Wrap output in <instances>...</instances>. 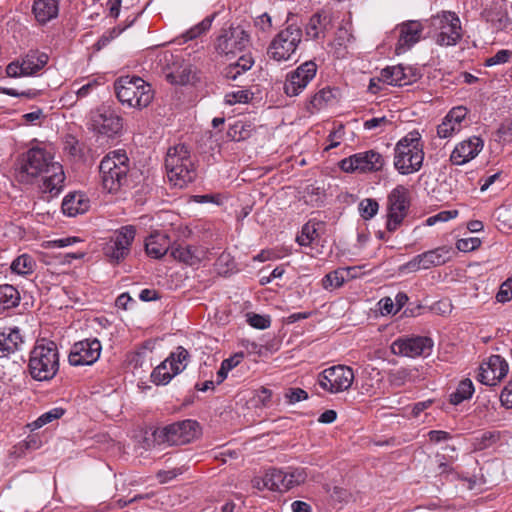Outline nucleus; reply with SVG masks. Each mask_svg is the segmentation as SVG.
Masks as SVG:
<instances>
[{
	"label": "nucleus",
	"mask_w": 512,
	"mask_h": 512,
	"mask_svg": "<svg viewBox=\"0 0 512 512\" xmlns=\"http://www.w3.org/2000/svg\"><path fill=\"white\" fill-rule=\"evenodd\" d=\"M59 350L54 341L40 339L30 351L28 372L36 381H50L59 371Z\"/></svg>",
	"instance_id": "nucleus-1"
},
{
	"label": "nucleus",
	"mask_w": 512,
	"mask_h": 512,
	"mask_svg": "<svg viewBox=\"0 0 512 512\" xmlns=\"http://www.w3.org/2000/svg\"><path fill=\"white\" fill-rule=\"evenodd\" d=\"M423 142L417 130L402 137L394 148V167L402 175L419 171L424 160Z\"/></svg>",
	"instance_id": "nucleus-2"
},
{
	"label": "nucleus",
	"mask_w": 512,
	"mask_h": 512,
	"mask_svg": "<svg viewBox=\"0 0 512 512\" xmlns=\"http://www.w3.org/2000/svg\"><path fill=\"white\" fill-rule=\"evenodd\" d=\"M131 162L124 150L109 152L101 160L99 172L103 188L109 193H116L128 184Z\"/></svg>",
	"instance_id": "nucleus-3"
},
{
	"label": "nucleus",
	"mask_w": 512,
	"mask_h": 512,
	"mask_svg": "<svg viewBox=\"0 0 512 512\" xmlns=\"http://www.w3.org/2000/svg\"><path fill=\"white\" fill-rule=\"evenodd\" d=\"M165 168L168 180L178 188L186 187L197 176L194 161L185 144H178L168 149Z\"/></svg>",
	"instance_id": "nucleus-4"
},
{
	"label": "nucleus",
	"mask_w": 512,
	"mask_h": 512,
	"mask_svg": "<svg viewBox=\"0 0 512 512\" xmlns=\"http://www.w3.org/2000/svg\"><path fill=\"white\" fill-rule=\"evenodd\" d=\"M117 99L129 108H146L154 98V91L149 83L138 76H122L114 83Z\"/></svg>",
	"instance_id": "nucleus-5"
},
{
	"label": "nucleus",
	"mask_w": 512,
	"mask_h": 512,
	"mask_svg": "<svg viewBox=\"0 0 512 512\" xmlns=\"http://www.w3.org/2000/svg\"><path fill=\"white\" fill-rule=\"evenodd\" d=\"M432 37L440 46H454L462 38V27L455 12L442 11L429 20Z\"/></svg>",
	"instance_id": "nucleus-6"
},
{
	"label": "nucleus",
	"mask_w": 512,
	"mask_h": 512,
	"mask_svg": "<svg viewBox=\"0 0 512 512\" xmlns=\"http://www.w3.org/2000/svg\"><path fill=\"white\" fill-rule=\"evenodd\" d=\"M302 29L294 24L287 25L271 40L267 48V56L276 61L291 60L302 42Z\"/></svg>",
	"instance_id": "nucleus-7"
},
{
	"label": "nucleus",
	"mask_w": 512,
	"mask_h": 512,
	"mask_svg": "<svg viewBox=\"0 0 512 512\" xmlns=\"http://www.w3.org/2000/svg\"><path fill=\"white\" fill-rule=\"evenodd\" d=\"M199 425L195 420L178 421L154 431L153 436L158 444L184 445L196 438Z\"/></svg>",
	"instance_id": "nucleus-8"
},
{
	"label": "nucleus",
	"mask_w": 512,
	"mask_h": 512,
	"mask_svg": "<svg viewBox=\"0 0 512 512\" xmlns=\"http://www.w3.org/2000/svg\"><path fill=\"white\" fill-rule=\"evenodd\" d=\"M409 207V190L403 185H397L387 197L386 229L388 232L393 233L401 226Z\"/></svg>",
	"instance_id": "nucleus-9"
},
{
	"label": "nucleus",
	"mask_w": 512,
	"mask_h": 512,
	"mask_svg": "<svg viewBox=\"0 0 512 512\" xmlns=\"http://www.w3.org/2000/svg\"><path fill=\"white\" fill-rule=\"evenodd\" d=\"M354 381L352 368L345 365H336L326 368L318 375L319 386L332 394L348 390Z\"/></svg>",
	"instance_id": "nucleus-10"
},
{
	"label": "nucleus",
	"mask_w": 512,
	"mask_h": 512,
	"mask_svg": "<svg viewBox=\"0 0 512 512\" xmlns=\"http://www.w3.org/2000/svg\"><path fill=\"white\" fill-rule=\"evenodd\" d=\"M250 43V35L241 27L222 29L217 37L215 49L222 55H235L245 50Z\"/></svg>",
	"instance_id": "nucleus-11"
},
{
	"label": "nucleus",
	"mask_w": 512,
	"mask_h": 512,
	"mask_svg": "<svg viewBox=\"0 0 512 512\" xmlns=\"http://www.w3.org/2000/svg\"><path fill=\"white\" fill-rule=\"evenodd\" d=\"M383 156L374 150L359 152L340 161L344 172H376L384 166Z\"/></svg>",
	"instance_id": "nucleus-12"
},
{
	"label": "nucleus",
	"mask_w": 512,
	"mask_h": 512,
	"mask_svg": "<svg viewBox=\"0 0 512 512\" xmlns=\"http://www.w3.org/2000/svg\"><path fill=\"white\" fill-rule=\"evenodd\" d=\"M317 72V65L313 61H306L289 72L284 83V92L289 97L299 95L312 81Z\"/></svg>",
	"instance_id": "nucleus-13"
},
{
	"label": "nucleus",
	"mask_w": 512,
	"mask_h": 512,
	"mask_svg": "<svg viewBox=\"0 0 512 512\" xmlns=\"http://www.w3.org/2000/svg\"><path fill=\"white\" fill-rule=\"evenodd\" d=\"M101 350V343L96 338L78 341L71 347L68 361L72 366L92 365L99 359Z\"/></svg>",
	"instance_id": "nucleus-14"
},
{
	"label": "nucleus",
	"mask_w": 512,
	"mask_h": 512,
	"mask_svg": "<svg viewBox=\"0 0 512 512\" xmlns=\"http://www.w3.org/2000/svg\"><path fill=\"white\" fill-rule=\"evenodd\" d=\"M432 348V339L425 336L399 338L391 345L393 354L411 358L427 356L431 353Z\"/></svg>",
	"instance_id": "nucleus-15"
},
{
	"label": "nucleus",
	"mask_w": 512,
	"mask_h": 512,
	"mask_svg": "<svg viewBox=\"0 0 512 512\" xmlns=\"http://www.w3.org/2000/svg\"><path fill=\"white\" fill-rule=\"evenodd\" d=\"M91 127L93 131L112 137L122 129V118L113 110L106 107L96 109L91 113Z\"/></svg>",
	"instance_id": "nucleus-16"
},
{
	"label": "nucleus",
	"mask_w": 512,
	"mask_h": 512,
	"mask_svg": "<svg viewBox=\"0 0 512 512\" xmlns=\"http://www.w3.org/2000/svg\"><path fill=\"white\" fill-rule=\"evenodd\" d=\"M452 248L448 246H440L433 250L426 251L416 255L406 263L405 268L411 272L420 269H429L435 266H441L447 263L451 258Z\"/></svg>",
	"instance_id": "nucleus-17"
},
{
	"label": "nucleus",
	"mask_w": 512,
	"mask_h": 512,
	"mask_svg": "<svg viewBox=\"0 0 512 512\" xmlns=\"http://www.w3.org/2000/svg\"><path fill=\"white\" fill-rule=\"evenodd\" d=\"M55 162L51 161V157L40 148L30 149L21 167L22 180L28 181V177H37L41 174L47 173L50 165Z\"/></svg>",
	"instance_id": "nucleus-18"
},
{
	"label": "nucleus",
	"mask_w": 512,
	"mask_h": 512,
	"mask_svg": "<svg viewBox=\"0 0 512 512\" xmlns=\"http://www.w3.org/2000/svg\"><path fill=\"white\" fill-rule=\"evenodd\" d=\"M508 370V363L500 355H492L480 366L478 377L481 383L494 386L507 375Z\"/></svg>",
	"instance_id": "nucleus-19"
},
{
	"label": "nucleus",
	"mask_w": 512,
	"mask_h": 512,
	"mask_svg": "<svg viewBox=\"0 0 512 512\" xmlns=\"http://www.w3.org/2000/svg\"><path fill=\"white\" fill-rule=\"evenodd\" d=\"M483 141L477 136L460 142L451 153L450 160L455 165H463L474 159L483 148Z\"/></svg>",
	"instance_id": "nucleus-20"
},
{
	"label": "nucleus",
	"mask_w": 512,
	"mask_h": 512,
	"mask_svg": "<svg viewBox=\"0 0 512 512\" xmlns=\"http://www.w3.org/2000/svg\"><path fill=\"white\" fill-rule=\"evenodd\" d=\"M379 80L388 85L406 86L416 80V74L411 67H404L400 64L382 69Z\"/></svg>",
	"instance_id": "nucleus-21"
},
{
	"label": "nucleus",
	"mask_w": 512,
	"mask_h": 512,
	"mask_svg": "<svg viewBox=\"0 0 512 512\" xmlns=\"http://www.w3.org/2000/svg\"><path fill=\"white\" fill-rule=\"evenodd\" d=\"M24 337L18 327L4 328L0 332V358H8L21 350Z\"/></svg>",
	"instance_id": "nucleus-22"
},
{
	"label": "nucleus",
	"mask_w": 512,
	"mask_h": 512,
	"mask_svg": "<svg viewBox=\"0 0 512 512\" xmlns=\"http://www.w3.org/2000/svg\"><path fill=\"white\" fill-rule=\"evenodd\" d=\"M422 25L417 21H409L400 27V35L396 45V53L402 54L416 44L421 37Z\"/></svg>",
	"instance_id": "nucleus-23"
},
{
	"label": "nucleus",
	"mask_w": 512,
	"mask_h": 512,
	"mask_svg": "<svg viewBox=\"0 0 512 512\" xmlns=\"http://www.w3.org/2000/svg\"><path fill=\"white\" fill-rule=\"evenodd\" d=\"M332 28V15L327 11H320L313 14L307 25L306 34L312 39L325 37L326 32Z\"/></svg>",
	"instance_id": "nucleus-24"
},
{
	"label": "nucleus",
	"mask_w": 512,
	"mask_h": 512,
	"mask_svg": "<svg viewBox=\"0 0 512 512\" xmlns=\"http://www.w3.org/2000/svg\"><path fill=\"white\" fill-rule=\"evenodd\" d=\"M171 241L167 234L162 232L152 233L145 241V251L148 256L160 259L171 251Z\"/></svg>",
	"instance_id": "nucleus-25"
},
{
	"label": "nucleus",
	"mask_w": 512,
	"mask_h": 512,
	"mask_svg": "<svg viewBox=\"0 0 512 512\" xmlns=\"http://www.w3.org/2000/svg\"><path fill=\"white\" fill-rule=\"evenodd\" d=\"M89 207V199L81 192L69 193L62 201V211L69 217L83 214L88 211Z\"/></svg>",
	"instance_id": "nucleus-26"
},
{
	"label": "nucleus",
	"mask_w": 512,
	"mask_h": 512,
	"mask_svg": "<svg viewBox=\"0 0 512 512\" xmlns=\"http://www.w3.org/2000/svg\"><path fill=\"white\" fill-rule=\"evenodd\" d=\"M484 17L496 31L504 30L511 22L504 2L496 3L490 9L485 10Z\"/></svg>",
	"instance_id": "nucleus-27"
},
{
	"label": "nucleus",
	"mask_w": 512,
	"mask_h": 512,
	"mask_svg": "<svg viewBox=\"0 0 512 512\" xmlns=\"http://www.w3.org/2000/svg\"><path fill=\"white\" fill-rule=\"evenodd\" d=\"M65 176L59 163L50 165L47 173L43 174V188L45 192L58 194L62 188Z\"/></svg>",
	"instance_id": "nucleus-28"
},
{
	"label": "nucleus",
	"mask_w": 512,
	"mask_h": 512,
	"mask_svg": "<svg viewBox=\"0 0 512 512\" xmlns=\"http://www.w3.org/2000/svg\"><path fill=\"white\" fill-rule=\"evenodd\" d=\"M170 255L180 262L188 265H195L200 262L203 256V251L194 246H183L179 244L176 246L172 245Z\"/></svg>",
	"instance_id": "nucleus-29"
},
{
	"label": "nucleus",
	"mask_w": 512,
	"mask_h": 512,
	"mask_svg": "<svg viewBox=\"0 0 512 512\" xmlns=\"http://www.w3.org/2000/svg\"><path fill=\"white\" fill-rule=\"evenodd\" d=\"M136 229L132 225H126L115 231L111 237L110 242L120 248L121 254L128 255L130 252V246L135 238Z\"/></svg>",
	"instance_id": "nucleus-30"
},
{
	"label": "nucleus",
	"mask_w": 512,
	"mask_h": 512,
	"mask_svg": "<svg viewBox=\"0 0 512 512\" xmlns=\"http://www.w3.org/2000/svg\"><path fill=\"white\" fill-rule=\"evenodd\" d=\"M136 229L132 225H126L115 231L111 237L110 242L120 248L121 254L128 255L130 252V246L135 238Z\"/></svg>",
	"instance_id": "nucleus-31"
},
{
	"label": "nucleus",
	"mask_w": 512,
	"mask_h": 512,
	"mask_svg": "<svg viewBox=\"0 0 512 512\" xmlns=\"http://www.w3.org/2000/svg\"><path fill=\"white\" fill-rule=\"evenodd\" d=\"M33 13L40 23H46L58 15V0H36Z\"/></svg>",
	"instance_id": "nucleus-32"
},
{
	"label": "nucleus",
	"mask_w": 512,
	"mask_h": 512,
	"mask_svg": "<svg viewBox=\"0 0 512 512\" xmlns=\"http://www.w3.org/2000/svg\"><path fill=\"white\" fill-rule=\"evenodd\" d=\"M48 62V55L40 52H29L20 62L25 76H31L41 70Z\"/></svg>",
	"instance_id": "nucleus-33"
},
{
	"label": "nucleus",
	"mask_w": 512,
	"mask_h": 512,
	"mask_svg": "<svg viewBox=\"0 0 512 512\" xmlns=\"http://www.w3.org/2000/svg\"><path fill=\"white\" fill-rule=\"evenodd\" d=\"M262 482L263 486L271 491H287L285 471L278 469H270L265 473Z\"/></svg>",
	"instance_id": "nucleus-34"
},
{
	"label": "nucleus",
	"mask_w": 512,
	"mask_h": 512,
	"mask_svg": "<svg viewBox=\"0 0 512 512\" xmlns=\"http://www.w3.org/2000/svg\"><path fill=\"white\" fill-rule=\"evenodd\" d=\"M324 223L316 220H309L301 230V234L297 236L296 241L300 246H308L319 237V230Z\"/></svg>",
	"instance_id": "nucleus-35"
},
{
	"label": "nucleus",
	"mask_w": 512,
	"mask_h": 512,
	"mask_svg": "<svg viewBox=\"0 0 512 512\" xmlns=\"http://www.w3.org/2000/svg\"><path fill=\"white\" fill-rule=\"evenodd\" d=\"M254 60L251 55H242L239 59L225 68V77L230 80H236L242 73L251 69Z\"/></svg>",
	"instance_id": "nucleus-36"
},
{
	"label": "nucleus",
	"mask_w": 512,
	"mask_h": 512,
	"mask_svg": "<svg viewBox=\"0 0 512 512\" xmlns=\"http://www.w3.org/2000/svg\"><path fill=\"white\" fill-rule=\"evenodd\" d=\"M20 303V293L9 284L0 285V310L17 307Z\"/></svg>",
	"instance_id": "nucleus-37"
},
{
	"label": "nucleus",
	"mask_w": 512,
	"mask_h": 512,
	"mask_svg": "<svg viewBox=\"0 0 512 512\" xmlns=\"http://www.w3.org/2000/svg\"><path fill=\"white\" fill-rule=\"evenodd\" d=\"M254 126L248 121H236L227 131V136L232 141H244L251 137Z\"/></svg>",
	"instance_id": "nucleus-38"
},
{
	"label": "nucleus",
	"mask_w": 512,
	"mask_h": 512,
	"mask_svg": "<svg viewBox=\"0 0 512 512\" xmlns=\"http://www.w3.org/2000/svg\"><path fill=\"white\" fill-rule=\"evenodd\" d=\"M167 358L169 366L172 368L174 373L178 375L188 365L190 354L184 347L178 346Z\"/></svg>",
	"instance_id": "nucleus-39"
},
{
	"label": "nucleus",
	"mask_w": 512,
	"mask_h": 512,
	"mask_svg": "<svg viewBox=\"0 0 512 512\" xmlns=\"http://www.w3.org/2000/svg\"><path fill=\"white\" fill-rule=\"evenodd\" d=\"M176 376L169 366L168 358L161 362L151 373V381L156 385H166Z\"/></svg>",
	"instance_id": "nucleus-40"
},
{
	"label": "nucleus",
	"mask_w": 512,
	"mask_h": 512,
	"mask_svg": "<svg viewBox=\"0 0 512 512\" xmlns=\"http://www.w3.org/2000/svg\"><path fill=\"white\" fill-rule=\"evenodd\" d=\"M196 78L191 65L181 66L179 69L167 74V80L172 84L187 85Z\"/></svg>",
	"instance_id": "nucleus-41"
},
{
	"label": "nucleus",
	"mask_w": 512,
	"mask_h": 512,
	"mask_svg": "<svg viewBox=\"0 0 512 512\" xmlns=\"http://www.w3.org/2000/svg\"><path fill=\"white\" fill-rule=\"evenodd\" d=\"M474 392L473 383L470 379L462 380L457 389L451 393L450 402L453 405H458L466 399H469Z\"/></svg>",
	"instance_id": "nucleus-42"
},
{
	"label": "nucleus",
	"mask_w": 512,
	"mask_h": 512,
	"mask_svg": "<svg viewBox=\"0 0 512 512\" xmlns=\"http://www.w3.org/2000/svg\"><path fill=\"white\" fill-rule=\"evenodd\" d=\"M34 259L28 254H22L11 263L12 272L19 275H27L33 272L35 268Z\"/></svg>",
	"instance_id": "nucleus-43"
},
{
	"label": "nucleus",
	"mask_w": 512,
	"mask_h": 512,
	"mask_svg": "<svg viewBox=\"0 0 512 512\" xmlns=\"http://www.w3.org/2000/svg\"><path fill=\"white\" fill-rule=\"evenodd\" d=\"M412 380V370L399 368L391 370L388 374V382L393 387H402Z\"/></svg>",
	"instance_id": "nucleus-44"
},
{
	"label": "nucleus",
	"mask_w": 512,
	"mask_h": 512,
	"mask_svg": "<svg viewBox=\"0 0 512 512\" xmlns=\"http://www.w3.org/2000/svg\"><path fill=\"white\" fill-rule=\"evenodd\" d=\"M335 98L333 90L329 87L323 88L318 91L313 97L310 99V105L313 109L320 110L325 107L328 103L332 102Z\"/></svg>",
	"instance_id": "nucleus-45"
},
{
	"label": "nucleus",
	"mask_w": 512,
	"mask_h": 512,
	"mask_svg": "<svg viewBox=\"0 0 512 512\" xmlns=\"http://www.w3.org/2000/svg\"><path fill=\"white\" fill-rule=\"evenodd\" d=\"M213 19H214V16H208V17L204 18L200 23L191 27L188 31H186L182 35L184 42L193 40V39L199 37L200 35L204 34L205 32H207L211 27Z\"/></svg>",
	"instance_id": "nucleus-46"
},
{
	"label": "nucleus",
	"mask_w": 512,
	"mask_h": 512,
	"mask_svg": "<svg viewBox=\"0 0 512 512\" xmlns=\"http://www.w3.org/2000/svg\"><path fill=\"white\" fill-rule=\"evenodd\" d=\"M344 281V271L335 270L325 275V277L322 279V286L326 290H333L341 287Z\"/></svg>",
	"instance_id": "nucleus-47"
},
{
	"label": "nucleus",
	"mask_w": 512,
	"mask_h": 512,
	"mask_svg": "<svg viewBox=\"0 0 512 512\" xmlns=\"http://www.w3.org/2000/svg\"><path fill=\"white\" fill-rule=\"evenodd\" d=\"M285 474L287 482V491L303 484L308 477V474L304 468H295L292 469L291 471L285 472Z\"/></svg>",
	"instance_id": "nucleus-48"
},
{
	"label": "nucleus",
	"mask_w": 512,
	"mask_h": 512,
	"mask_svg": "<svg viewBox=\"0 0 512 512\" xmlns=\"http://www.w3.org/2000/svg\"><path fill=\"white\" fill-rule=\"evenodd\" d=\"M65 411L62 408H53L50 411L43 413L40 417H38L32 424L33 429L41 428L42 426L61 418L64 415Z\"/></svg>",
	"instance_id": "nucleus-49"
},
{
	"label": "nucleus",
	"mask_w": 512,
	"mask_h": 512,
	"mask_svg": "<svg viewBox=\"0 0 512 512\" xmlns=\"http://www.w3.org/2000/svg\"><path fill=\"white\" fill-rule=\"evenodd\" d=\"M379 210V204L375 199L366 198L359 203V212L363 219H372Z\"/></svg>",
	"instance_id": "nucleus-50"
},
{
	"label": "nucleus",
	"mask_w": 512,
	"mask_h": 512,
	"mask_svg": "<svg viewBox=\"0 0 512 512\" xmlns=\"http://www.w3.org/2000/svg\"><path fill=\"white\" fill-rule=\"evenodd\" d=\"M247 322L256 329H267L271 325V319L269 316L260 315L256 313L247 314Z\"/></svg>",
	"instance_id": "nucleus-51"
},
{
	"label": "nucleus",
	"mask_w": 512,
	"mask_h": 512,
	"mask_svg": "<svg viewBox=\"0 0 512 512\" xmlns=\"http://www.w3.org/2000/svg\"><path fill=\"white\" fill-rule=\"evenodd\" d=\"M460 127L454 125V123L448 118H444L441 124L437 127V134L440 138L451 137L454 133L460 131Z\"/></svg>",
	"instance_id": "nucleus-52"
},
{
	"label": "nucleus",
	"mask_w": 512,
	"mask_h": 512,
	"mask_svg": "<svg viewBox=\"0 0 512 512\" xmlns=\"http://www.w3.org/2000/svg\"><path fill=\"white\" fill-rule=\"evenodd\" d=\"M458 211L457 210H445L437 213L436 215L430 216L426 220L427 226H433L437 222H446L449 221L455 217H457Z\"/></svg>",
	"instance_id": "nucleus-53"
},
{
	"label": "nucleus",
	"mask_w": 512,
	"mask_h": 512,
	"mask_svg": "<svg viewBox=\"0 0 512 512\" xmlns=\"http://www.w3.org/2000/svg\"><path fill=\"white\" fill-rule=\"evenodd\" d=\"M390 124H391V121L387 117L383 116V117H375V118L366 120L364 122L363 126L366 130L379 129V132H382Z\"/></svg>",
	"instance_id": "nucleus-54"
},
{
	"label": "nucleus",
	"mask_w": 512,
	"mask_h": 512,
	"mask_svg": "<svg viewBox=\"0 0 512 512\" xmlns=\"http://www.w3.org/2000/svg\"><path fill=\"white\" fill-rule=\"evenodd\" d=\"M481 245L479 238L459 239L456 242V248L461 252H470L477 249Z\"/></svg>",
	"instance_id": "nucleus-55"
},
{
	"label": "nucleus",
	"mask_w": 512,
	"mask_h": 512,
	"mask_svg": "<svg viewBox=\"0 0 512 512\" xmlns=\"http://www.w3.org/2000/svg\"><path fill=\"white\" fill-rule=\"evenodd\" d=\"M105 255L109 258V261L112 263L118 264L120 261H122L127 255L121 254L120 248H117V246H114L110 241L106 244L104 248Z\"/></svg>",
	"instance_id": "nucleus-56"
},
{
	"label": "nucleus",
	"mask_w": 512,
	"mask_h": 512,
	"mask_svg": "<svg viewBox=\"0 0 512 512\" xmlns=\"http://www.w3.org/2000/svg\"><path fill=\"white\" fill-rule=\"evenodd\" d=\"M496 299L500 303L508 302L512 299V279L506 280L496 295Z\"/></svg>",
	"instance_id": "nucleus-57"
},
{
	"label": "nucleus",
	"mask_w": 512,
	"mask_h": 512,
	"mask_svg": "<svg viewBox=\"0 0 512 512\" xmlns=\"http://www.w3.org/2000/svg\"><path fill=\"white\" fill-rule=\"evenodd\" d=\"M466 115V108L459 106L451 109L445 117L451 120L454 123V125H457L458 127L461 128V122L465 119Z\"/></svg>",
	"instance_id": "nucleus-58"
},
{
	"label": "nucleus",
	"mask_w": 512,
	"mask_h": 512,
	"mask_svg": "<svg viewBox=\"0 0 512 512\" xmlns=\"http://www.w3.org/2000/svg\"><path fill=\"white\" fill-rule=\"evenodd\" d=\"M250 100V93L247 90H238L226 95V102L230 105L236 103H247Z\"/></svg>",
	"instance_id": "nucleus-59"
},
{
	"label": "nucleus",
	"mask_w": 512,
	"mask_h": 512,
	"mask_svg": "<svg viewBox=\"0 0 512 512\" xmlns=\"http://www.w3.org/2000/svg\"><path fill=\"white\" fill-rule=\"evenodd\" d=\"M80 239L77 237H66L56 240H50L44 243L45 248H63L70 245H73L76 242H79Z\"/></svg>",
	"instance_id": "nucleus-60"
},
{
	"label": "nucleus",
	"mask_w": 512,
	"mask_h": 512,
	"mask_svg": "<svg viewBox=\"0 0 512 512\" xmlns=\"http://www.w3.org/2000/svg\"><path fill=\"white\" fill-rule=\"evenodd\" d=\"M285 397L288 399L290 404L297 403L301 400L308 398V393L301 388H290L286 393Z\"/></svg>",
	"instance_id": "nucleus-61"
},
{
	"label": "nucleus",
	"mask_w": 512,
	"mask_h": 512,
	"mask_svg": "<svg viewBox=\"0 0 512 512\" xmlns=\"http://www.w3.org/2000/svg\"><path fill=\"white\" fill-rule=\"evenodd\" d=\"M254 24L263 33H268L272 28V19L269 14L263 13L255 19Z\"/></svg>",
	"instance_id": "nucleus-62"
},
{
	"label": "nucleus",
	"mask_w": 512,
	"mask_h": 512,
	"mask_svg": "<svg viewBox=\"0 0 512 512\" xmlns=\"http://www.w3.org/2000/svg\"><path fill=\"white\" fill-rule=\"evenodd\" d=\"M379 310L382 315H395L398 311H396V307L394 305V301L390 297H384L378 302Z\"/></svg>",
	"instance_id": "nucleus-63"
},
{
	"label": "nucleus",
	"mask_w": 512,
	"mask_h": 512,
	"mask_svg": "<svg viewBox=\"0 0 512 512\" xmlns=\"http://www.w3.org/2000/svg\"><path fill=\"white\" fill-rule=\"evenodd\" d=\"M501 404L507 409H512V380L503 388L500 395Z\"/></svg>",
	"instance_id": "nucleus-64"
}]
</instances>
